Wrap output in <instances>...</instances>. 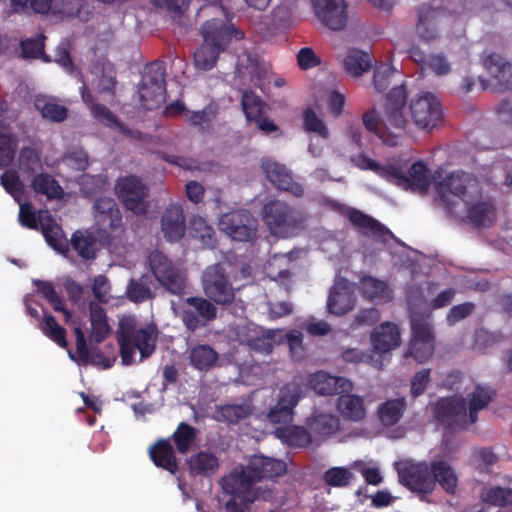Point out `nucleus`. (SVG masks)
Segmentation results:
<instances>
[{"label":"nucleus","mask_w":512,"mask_h":512,"mask_svg":"<svg viewBox=\"0 0 512 512\" xmlns=\"http://www.w3.org/2000/svg\"><path fill=\"white\" fill-rule=\"evenodd\" d=\"M287 472L284 461L255 455L246 466L239 465L233 468L228 476L222 478V488L226 494L240 497L247 503H253L260 497L254 485L260 480L283 476Z\"/></svg>","instance_id":"f257e3e1"},{"label":"nucleus","mask_w":512,"mask_h":512,"mask_svg":"<svg viewBox=\"0 0 512 512\" xmlns=\"http://www.w3.org/2000/svg\"><path fill=\"white\" fill-rule=\"evenodd\" d=\"M407 102V91L403 85L394 87L387 94L383 115L372 108L363 116V125L369 132L375 133L382 142L390 147L398 144L399 133L405 130L407 119L404 109Z\"/></svg>","instance_id":"f03ea898"},{"label":"nucleus","mask_w":512,"mask_h":512,"mask_svg":"<svg viewBox=\"0 0 512 512\" xmlns=\"http://www.w3.org/2000/svg\"><path fill=\"white\" fill-rule=\"evenodd\" d=\"M116 339L123 365L134 362L135 352L140 353V360L149 358L156 349L158 329L155 324L137 327L133 317H123L119 320Z\"/></svg>","instance_id":"7ed1b4c3"},{"label":"nucleus","mask_w":512,"mask_h":512,"mask_svg":"<svg viewBox=\"0 0 512 512\" xmlns=\"http://www.w3.org/2000/svg\"><path fill=\"white\" fill-rule=\"evenodd\" d=\"M201 35L204 41L194 52V63L202 70H210L215 66L219 54L225 50L232 38H244V32L233 24L215 18L203 24Z\"/></svg>","instance_id":"20e7f679"},{"label":"nucleus","mask_w":512,"mask_h":512,"mask_svg":"<svg viewBox=\"0 0 512 512\" xmlns=\"http://www.w3.org/2000/svg\"><path fill=\"white\" fill-rule=\"evenodd\" d=\"M262 219L272 235L288 238L303 229L306 215L288 203L274 199L263 205Z\"/></svg>","instance_id":"39448f33"},{"label":"nucleus","mask_w":512,"mask_h":512,"mask_svg":"<svg viewBox=\"0 0 512 512\" xmlns=\"http://www.w3.org/2000/svg\"><path fill=\"white\" fill-rule=\"evenodd\" d=\"M429 319L430 314L412 311L410 315L411 339L405 356L414 358L418 363L426 362L434 353L435 336Z\"/></svg>","instance_id":"423d86ee"},{"label":"nucleus","mask_w":512,"mask_h":512,"mask_svg":"<svg viewBox=\"0 0 512 512\" xmlns=\"http://www.w3.org/2000/svg\"><path fill=\"white\" fill-rule=\"evenodd\" d=\"M166 67L162 61H156L145 67L142 76L139 98L147 110H154L166 101Z\"/></svg>","instance_id":"0eeeda50"},{"label":"nucleus","mask_w":512,"mask_h":512,"mask_svg":"<svg viewBox=\"0 0 512 512\" xmlns=\"http://www.w3.org/2000/svg\"><path fill=\"white\" fill-rule=\"evenodd\" d=\"M115 194L124 208L135 215H145L149 208V188L136 175H127L117 179Z\"/></svg>","instance_id":"6e6552de"},{"label":"nucleus","mask_w":512,"mask_h":512,"mask_svg":"<svg viewBox=\"0 0 512 512\" xmlns=\"http://www.w3.org/2000/svg\"><path fill=\"white\" fill-rule=\"evenodd\" d=\"M148 262L151 272L163 288L173 295L184 294L186 275L166 255L160 251H153Z\"/></svg>","instance_id":"1a4fd4ad"},{"label":"nucleus","mask_w":512,"mask_h":512,"mask_svg":"<svg viewBox=\"0 0 512 512\" xmlns=\"http://www.w3.org/2000/svg\"><path fill=\"white\" fill-rule=\"evenodd\" d=\"M436 192L448 209H452L453 202L450 196H454L462 200L465 204H469L474 197L470 195L471 189L475 194L479 193L477 184L471 176L462 171H455L448 174L445 178L435 181Z\"/></svg>","instance_id":"9d476101"},{"label":"nucleus","mask_w":512,"mask_h":512,"mask_svg":"<svg viewBox=\"0 0 512 512\" xmlns=\"http://www.w3.org/2000/svg\"><path fill=\"white\" fill-rule=\"evenodd\" d=\"M409 113L414 124L430 131L443 121V109L440 100L431 92H421L413 97L409 104Z\"/></svg>","instance_id":"9b49d317"},{"label":"nucleus","mask_w":512,"mask_h":512,"mask_svg":"<svg viewBox=\"0 0 512 512\" xmlns=\"http://www.w3.org/2000/svg\"><path fill=\"white\" fill-rule=\"evenodd\" d=\"M179 317L190 332L204 327L217 317V308L208 299L203 297H187L179 306Z\"/></svg>","instance_id":"f8f14e48"},{"label":"nucleus","mask_w":512,"mask_h":512,"mask_svg":"<svg viewBox=\"0 0 512 512\" xmlns=\"http://www.w3.org/2000/svg\"><path fill=\"white\" fill-rule=\"evenodd\" d=\"M303 397V386L295 381L284 384L276 404L270 408L266 418L272 424H288L293 421L294 409Z\"/></svg>","instance_id":"ddd939ff"},{"label":"nucleus","mask_w":512,"mask_h":512,"mask_svg":"<svg viewBox=\"0 0 512 512\" xmlns=\"http://www.w3.org/2000/svg\"><path fill=\"white\" fill-rule=\"evenodd\" d=\"M435 420L449 430L464 429L471 425L467 404L463 397H443L434 406Z\"/></svg>","instance_id":"4468645a"},{"label":"nucleus","mask_w":512,"mask_h":512,"mask_svg":"<svg viewBox=\"0 0 512 512\" xmlns=\"http://www.w3.org/2000/svg\"><path fill=\"white\" fill-rule=\"evenodd\" d=\"M205 295L216 304L229 305L235 294L224 267L217 263L206 268L202 277Z\"/></svg>","instance_id":"2eb2a0df"},{"label":"nucleus","mask_w":512,"mask_h":512,"mask_svg":"<svg viewBox=\"0 0 512 512\" xmlns=\"http://www.w3.org/2000/svg\"><path fill=\"white\" fill-rule=\"evenodd\" d=\"M257 219L245 210H234L225 213L219 220V228L233 240L240 242L252 241L256 238Z\"/></svg>","instance_id":"dca6fc26"},{"label":"nucleus","mask_w":512,"mask_h":512,"mask_svg":"<svg viewBox=\"0 0 512 512\" xmlns=\"http://www.w3.org/2000/svg\"><path fill=\"white\" fill-rule=\"evenodd\" d=\"M257 219L245 210H234L225 213L219 220V228L233 240L240 242L252 241L256 238Z\"/></svg>","instance_id":"f3484780"},{"label":"nucleus","mask_w":512,"mask_h":512,"mask_svg":"<svg viewBox=\"0 0 512 512\" xmlns=\"http://www.w3.org/2000/svg\"><path fill=\"white\" fill-rule=\"evenodd\" d=\"M400 483L411 491L430 494L434 490L431 465L402 461L396 464Z\"/></svg>","instance_id":"a211bd4d"},{"label":"nucleus","mask_w":512,"mask_h":512,"mask_svg":"<svg viewBox=\"0 0 512 512\" xmlns=\"http://www.w3.org/2000/svg\"><path fill=\"white\" fill-rule=\"evenodd\" d=\"M261 169L267 180L278 190L290 193L294 197H302L303 186L293 179L291 172L284 164L271 158L264 157L261 160Z\"/></svg>","instance_id":"6ab92c4d"},{"label":"nucleus","mask_w":512,"mask_h":512,"mask_svg":"<svg viewBox=\"0 0 512 512\" xmlns=\"http://www.w3.org/2000/svg\"><path fill=\"white\" fill-rule=\"evenodd\" d=\"M317 19L327 28L340 31L348 22V5L345 0H312Z\"/></svg>","instance_id":"aec40b11"},{"label":"nucleus","mask_w":512,"mask_h":512,"mask_svg":"<svg viewBox=\"0 0 512 512\" xmlns=\"http://www.w3.org/2000/svg\"><path fill=\"white\" fill-rule=\"evenodd\" d=\"M240 341L251 351L267 355L272 352L275 345L282 344V329L247 326L245 332L240 335Z\"/></svg>","instance_id":"412c9836"},{"label":"nucleus","mask_w":512,"mask_h":512,"mask_svg":"<svg viewBox=\"0 0 512 512\" xmlns=\"http://www.w3.org/2000/svg\"><path fill=\"white\" fill-rule=\"evenodd\" d=\"M344 215L360 234L370 235L382 241H385L387 237L393 235L392 232L377 219L356 208L349 207Z\"/></svg>","instance_id":"4be33fe9"},{"label":"nucleus","mask_w":512,"mask_h":512,"mask_svg":"<svg viewBox=\"0 0 512 512\" xmlns=\"http://www.w3.org/2000/svg\"><path fill=\"white\" fill-rule=\"evenodd\" d=\"M309 385L315 393L323 396L350 392L353 389V384L349 379L333 376L324 371L313 373L309 377Z\"/></svg>","instance_id":"5701e85b"},{"label":"nucleus","mask_w":512,"mask_h":512,"mask_svg":"<svg viewBox=\"0 0 512 512\" xmlns=\"http://www.w3.org/2000/svg\"><path fill=\"white\" fill-rule=\"evenodd\" d=\"M161 230L169 242H178L186 231L184 211L179 204H170L161 216Z\"/></svg>","instance_id":"b1692460"},{"label":"nucleus","mask_w":512,"mask_h":512,"mask_svg":"<svg viewBox=\"0 0 512 512\" xmlns=\"http://www.w3.org/2000/svg\"><path fill=\"white\" fill-rule=\"evenodd\" d=\"M97 223L104 229L114 231L122 225L120 209L111 197H98L93 205Z\"/></svg>","instance_id":"393cba45"},{"label":"nucleus","mask_w":512,"mask_h":512,"mask_svg":"<svg viewBox=\"0 0 512 512\" xmlns=\"http://www.w3.org/2000/svg\"><path fill=\"white\" fill-rule=\"evenodd\" d=\"M39 224L41 232L47 244L62 255H67L69 252V243L60 225L48 211H41L39 213Z\"/></svg>","instance_id":"a878e982"},{"label":"nucleus","mask_w":512,"mask_h":512,"mask_svg":"<svg viewBox=\"0 0 512 512\" xmlns=\"http://www.w3.org/2000/svg\"><path fill=\"white\" fill-rule=\"evenodd\" d=\"M355 299L349 283L342 279L336 282L330 289L327 300V309L334 315H344L354 307Z\"/></svg>","instance_id":"bb28decb"},{"label":"nucleus","mask_w":512,"mask_h":512,"mask_svg":"<svg viewBox=\"0 0 512 512\" xmlns=\"http://www.w3.org/2000/svg\"><path fill=\"white\" fill-rule=\"evenodd\" d=\"M483 64L490 76L495 80L496 85L502 90H512V64L506 61L501 55L489 54L483 60Z\"/></svg>","instance_id":"cd10ccee"},{"label":"nucleus","mask_w":512,"mask_h":512,"mask_svg":"<svg viewBox=\"0 0 512 512\" xmlns=\"http://www.w3.org/2000/svg\"><path fill=\"white\" fill-rule=\"evenodd\" d=\"M441 14V9L434 8L429 4H422L418 7L416 32L420 38L430 41L437 37L438 19Z\"/></svg>","instance_id":"c85d7f7f"},{"label":"nucleus","mask_w":512,"mask_h":512,"mask_svg":"<svg viewBox=\"0 0 512 512\" xmlns=\"http://www.w3.org/2000/svg\"><path fill=\"white\" fill-rule=\"evenodd\" d=\"M401 342L400 332L396 324L386 322L377 327L371 335L373 349L386 353L398 347Z\"/></svg>","instance_id":"c756f323"},{"label":"nucleus","mask_w":512,"mask_h":512,"mask_svg":"<svg viewBox=\"0 0 512 512\" xmlns=\"http://www.w3.org/2000/svg\"><path fill=\"white\" fill-rule=\"evenodd\" d=\"M149 456L155 466L171 474L178 471L175 450L169 439H160L149 449Z\"/></svg>","instance_id":"7c9ffc66"},{"label":"nucleus","mask_w":512,"mask_h":512,"mask_svg":"<svg viewBox=\"0 0 512 512\" xmlns=\"http://www.w3.org/2000/svg\"><path fill=\"white\" fill-rule=\"evenodd\" d=\"M189 474L193 477H210L220 466L219 459L211 452L200 451L187 460Z\"/></svg>","instance_id":"2f4dec72"},{"label":"nucleus","mask_w":512,"mask_h":512,"mask_svg":"<svg viewBox=\"0 0 512 512\" xmlns=\"http://www.w3.org/2000/svg\"><path fill=\"white\" fill-rule=\"evenodd\" d=\"M337 410L341 416L352 422L362 421L366 417V407L362 397L349 392L340 393Z\"/></svg>","instance_id":"473e14b6"},{"label":"nucleus","mask_w":512,"mask_h":512,"mask_svg":"<svg viewBox=\"0 0 512 512\" xmlns=\"http://www.w3.org/2000/svg\"><path fill=\"white\" fill-rule=\"evenodd\" d=\"M275 436L289 447L306 448L312 443L309 429L297 425H285L277 427Z\"/></svg>","instance_id":"72a5a7b5"},{"label":"nucleus","mask_w":512,"mask_h":512,"mask_svg":"<svg viewBox=\"0 0 512 512\" xmlns=\"http://www.w3.org/2000/svg\"><path fill=\"white\" fill-rule=\"evenodd\" d=\"M431 474L434 486L438 483L448 494H454L458 485V477L454 468L444 460L431 462Z\"/></svg>","instance_id":"f704fd0d"},{"label":"nucleus","mask_w":512,"mask_h":512,"mask_svg":"<svg viewBox=\"0 0 512 512\" xmlns=\"http://www.w3.org/2000/svg\"><path fill=\"white\" fill-rule=\"evenodd\" d=\"M468 204L466 218L474 228L489 227L493 223L495 206L492 201L484 200Z\"/></svg>","instance_id":"c9c22d12"},{"label":"nucleus","mask_w":512,"mask_h":512,"mask_svg":"<svg viewBox=\"0 0 512 512\" xmlns=\"http://www.w3.org/2000/svg\"><path fill=\"white\" fill-rule=\"evenodd\" d=\"M495 392L489 386L476 385L468 395L467 414L469 423H476L478 412L486 408L494 398Z\"/></svg>","instance_id":"e433bc0d"},{"label":"nucleus","mask_w":512,"mask_h":512,"mask_svg":"<svg viewBox=\"0 0 512 512\" xmlns=\"http://www.w3.org/2000/svg\"><path fill=\"white\" fill-rule=\"evenodd\" d=\"M306 426L314 436L326 438L338 432L340 422L332 414L320 413L308 418Z\"/></svg>","instance_id":"4c0bfd02"},{"label":"nucleus","mask_w":512,"mask_h":512,"mask_svg":"<svg viewBox=\"0 0 512 512\" xmlns=\"http://www.w3.org/2000/svg\"><path fill=\"white\" fill-rule=\"evenodd\" d=\"M90 314V339L92 342L101 343L109 334L110 327L107 322L105 309L97 303L89 304Z\"/></svg>","instance_id":"58836bf2"},{"label":"nucleus","mask_w":512,"mask_h":512,"mask_svg":"<svg viewBox=\"0 0 512 512\" xmlns=\"http://www.w3.org/2000/svg\"><path fill=\"white\" fill-rule=\"evenodd\" d=\"M406 408L404 397L389 399L378 406L377 415L384 426H393L400 421Z\"/></svg>","instance_id":"ea45409f"},{"label":"nucleus","mask_w":512,"mask_h":512,"mask_svg":"<svg viewBox=\"0 0 512 512\" xmlns=\"http://www.w3.org/2000/svg\"><path fill=\"white\" fill-rule=\"evenodd\" d=\"M241 107L248 122H253L266 114L268 104L250 88L242 90Z\"/></svg>","instance_id":"a19ab883"},{"label":"nucleus","mask_w":512,"mask_h":512,"mask_svg":"<svg viewBox=\"0 0 512 512\" xmlns=\"http://www.w3.org/2000/svg\"><path fill=\"white\" fill-rule=\"evenodd\" d=\"M189 363L199 371H208L218 360V353L207 344H199L189 350Z\"/></svg>","instance_id":"79ce46f5"},{"label":"nucleus","mask_w":512,"mask_h":512,"mask_svg":"<svg viewBox=\"0 0 512 512\" xmlns=\"http://www.w3.org/2000/svg\"><path fill=\"white\" fill-rule=\"evenodd\" d=\"M343 64L348 74L358 77L371 69L372 59L367 52L351 49L344 58Z\"/></svg>","instance_id":"37998d69"},{"label":"nucleus","mask_w":512,"mask_h":512,"mask_svg":"<svg viewBox=\"0 0 512 512\" xmlns=\"http://www.w3.org/2000/svg\"><path fill=\"white\" fill-rule=\"evenodd\" d=\"M191 237L201 241L206 247L213 248L216 244V234L211 225L201 216H193L189 222Z\"/></svg>","instance_id":"c03bdc74"},{"label":"nucleus","mask_w":512,"mask_h":512,"mask_svg":"<svg viewBox=\"0 0 512 512\" xmlns=\"http://www.w3.org/2000/svg\"><path fill=\"white\" fill-rule=\"evenodd\" d=\"M32 188L36 193L45 195L48 199H61L64 193L60 184L47 173L34 176Z\"/></svg>","instance_id":"a18cd8bd"},{"label":"nucleus","mask_w":512,"mask_h":512,"mask_svg":"<svg viewBox=\"0 0 512 512\" xmlns=\"http://www.w3.org/2000/svg\"><path fill=\"white\" fill-rule=\"evenodd\" d=\"M197 438V430L186 422H180L171 435L176 450L180 454H186L193 446Z\"/></svg>","instance_id":"49530a36"},{"label":"nucleus","mask_w":512,"mask_h":512,"mask_svg":"<svg viewBox=\"0 0 512 512\" xmlns=\"http://www.w3.org/2000/svg\"><path fill=\"white\" fill-rule=\"evenodd\" d=\"M34 104L41 116L49 121L62 122L68 116V109L56 103L53 99L37 97Z\"/></svg>","instance_id":"de8ad7c7"},{"label":"nucleus","mask_w":512,"mask_h":512,"mask_svg":"<svg viewBox=\"0 0 512 512\" xmlns=\"http://www.w3.org/2000/svg\"><path fill=\"white\" fill-rule=\"evenodd\" d=\"M70 245L84 260H93L96 258V240L90 234L82 231H75L72 234Z\"/></svg>","instance_id":"09e8293b"},{"label":"nucleus","mask_w":512,"mask_h":512,"mask_svg":"<svg viewBox=\"0 0 512 512\" xmlns=\"http://www.w3.org/2000/svg\"><path fill=\"white\" fill-rule=\"evenodd\" d=\"M245 69L247 70L253 85L264 92L262 82L267 78L271 66L261 60L257 55L248 54Z\"/></svg>","instance_id":"8fccbe9b"},{"label":"nucleus","mask_w":512,"mask_h":512,"mask_svg":"<svg viewBox=\"0 0 512 512\" xmlns=\"http://www.w3.org/2000/svg\"><path fill=\"white\" fill-rule=\"evenodd\" d=\"M360 285L363 295L370 300L389 299L391 297L387 283L372 276L363 277Z\"/></svg>","instance_id":"3c124183"},{"label":"nucleus","mask_w":512,"mask_h":512,"mask_svg":"<svg viewBox=\"0 0 512 512\" xmlns=\"http://www.w3.org/2000/svg\"><path fill=\"white\" fill-rule=\"evenodd\" d=\"M126 295L127 298L134 303H143L154 297L146 276H142L139 279H130L127 285Z\"/></svg>","instance_id":"603ef678"},{"label":"nucleus","mask_w":512,"mask_h":512,"mask_svg":"<svg viewBox=\"0 0 512 512\" xmlns=\"http://www.w3.org/2000/svg\"><path fill=\"white\" fill-rule=\"evenodd\" d=\"M35 285L37 291L53 306L55 311L64 313L66 318L70 317L71 313L65 308L64 299L56 292L51 282L37 280Z\"/></svg>","instance_id":"864d4df0"},{"label":"nucleus","mask_w":512,"mask_h":512,"mask_svg":"<svg viewBox=\"0 0 512 512\" xmlns=\"http://www.w3.org/2000/svg\"><path fill=\"white\" fill-rule=\"evenodd\" d=\"M41 330L48 338L61 348H68L66 330L57 323L54 316L50 314L44 315V321L41 323Z\"/></svg>","instance_id":"5fc2aeb1"},{"label":"nucleus","mask_w":512,"mask_h":512,"mask_svg":"<svg viewBox=\"0 0 512 512\" xmlns=\"http://www.w3.org/2000/svg\"><path fill=\"white\" fill-rule=\"evenodd\" d=\"M378 176L393 183L397 186L407 188L410 186V178L402 170V168L395 164L379 165L376 173Z\"/></svg>","instance_id":"6e6d98bb"},{"label":"nucleus","mask_w":512,"mask_h":512,"mask_svg":"<svg viewBox=\"0 0 512 512\" xmlns=\"http://www.w3.org/2000/svg\"><path fill=\"white\" fill-rule=\"evenodd\" d=\"M303 118V129L306 132H313L318 134L320 137L324 139H328L329 131L323 122L320 119L315 111L312 108H306L302 113Z\"/></svg>","instance_id":"4d7b16f0"},{"label":"nucleus","mask_w":512,"mask_h":512,"mask_svg":"<svg viewBox=\"0 0 512 512\" xmlns=\"http://www.w3.org/2000/svg\"><path fill=\"white\" fill-rule=\"evenodd\" d=\"M219 412L224 420L232 424L239 423L252 413L250 406L246 404H227L221 406Z\"/></svg>","instance_id":"13d9d810"},{"label":"nucleus","mask_w":512,"mask_h":512,"mask_svg":"<svg viewBox=\"0 0 512 512\" xmlns=\"http://www.w3.org/2000/svg\"><path fill=\"white\" fill-rule=\"evenodd\" d=\"M91 114L98 122L106 127L117 128L121 131L124 129L122 122L104 104L93 105Z\"/></svg>","instance_id":"bf43d9fd"},{"label":"nucleus","mask_w":512,"mask_h":512,"mask_svg":"<svg viewBox=\"0 0 512 512\" xmlns=\"http://www.w3.org/2000/svg\"><path fill=\"white\" fill-rule=\"evenodd\" d=\"M407 176L410 178V185L413 184L420 189L426 190L430 185L429 170L422 161L413 163Z\"/></svg>","instance_id":"052dcab7"},{"label":"nucleus","mask_w":512,"mask_h":512,"mask_svg":"<svg viewBox=\"0 0 512 512\" xmlns=\"http://www.w3.org/2000/svg\"><path fill=\"white\" fill-rule=\"evenodd\" d=\"M353 473L345 467H333L328 469L324 474V480L329 486L345 487L351 479Z\"/></svg>","instance_id":"680f3d73"},{"label":"nucleus","mask_w":512,"mask_h":512,"mask_svg":"<svg viewBox=\"0 0 512 512\" xmlns=\"http://www.w3.org/2000/svg\"><path fill=\"white\" fill-rule=\"evenodd\" d=\"M503 340L500 332H490L484 328L477 329L474 334V346L478 350L491 348Z\"/></svg>","instance_id":"e2e57ef3"},{"label":"nucleus","mask_w":512,"mask_h":512,"mask_svg":"<svg viewBox=\"0 0 512 512\" xmlns=\"http://www.w3.org/2000/svg\"><path fill=\"white\" fill-rule=\"evenodd\" d=\"M485 502L494 506H505L512 503V489L493 487L486 491L483 496Z\"/></svg>","instance_id":"0e129e2a"},{"label":"nucleus","mask_w":512,"mask_h":512,"mask_svg":"<svg viewBox=\"0 0 512 512\" xmlns=\"http://www.w3.org/2000/svg\"><path fill=\"white\" fill-rule=\"evenodd\" d=\"M395 71L396 70L389 63H381L376 66L373 76V84L378 92L387 90L390 85V78Z\"/></svg>","instance_id":"69168bd1"},{"label":"nucleus","mask_w":512,"mask_h":512,"mask_svg":"<svg viewBox=\"0 0 512 512\" xmlns=\"http://www.w3.org/2000/svg\"><path fill=\"white\" fill-rule=\"evenodd\" d=\"M44 36L28 38L20 43L21 55L23 58H40L44 55Z\"/></svg>","instance_id":"338daca9"},{"label":"nucleus","mask_w":512,"mask_h":512,"mask_svg":"<svg viewBox=\"0 0 512 512\" xmlns=\"http://www.w3.org/2000/svg\"><path fill=\"white\" fill-rule=\"evenodd\" d=\"M475 308H476V306L472 302H464V303L453 306L447 313V316H446L447 324L449 326H454L461 320L470 316L474 312Z\"/></svg>","instance_id":"774afa93"}]
</instances>
